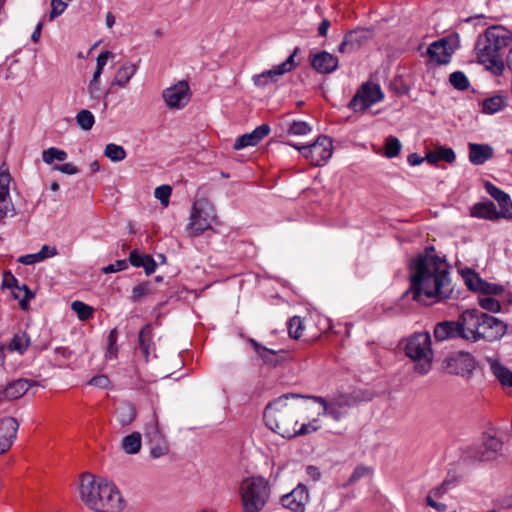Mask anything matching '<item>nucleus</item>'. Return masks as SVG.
<instances>
[{
	"instance_id": "41",
	"label": "nucleus",
	"mask_w": 512,
	"mask_h": 512,
	"mask_svg": "<svg viewBox=\"0 0 512 512\" xmlns=\"http://www.w3.org/2000/svg\"><path fill=\"white\" fill-rule=\"evenodd\" d=\"M457 482H458L457 477L448 475L443 480V482L439 486L433 488L430 491V493H432V495H434L435 498H441L448 491L455 488L457 485Z\"/></svg>"
},
{
	"instance_id": "25",
	"label": "nucleus",
	"mask_w": 512,
	"mask_h": 512,
	"mask_svg": "<svg viewBox=\"0 0 512 512\" xmlns=\"http://www.w3.org/2000/svg\"><path fill=\"white\" fill-rule=\"evenodd\" d=\"M34 385V381L20 378L9 382L5 389L0 393L3 398L15 400L25 395L29 388Z\"/></svg>"
},
{
	"instance_id": "57",
	"label": "nucleus",
	"mask_w": 512,
	"mask_h": 512,
	"mask_svg": "<svg viewBox=\"0 0 512 512\" xmlns=\"http://www.w3.org/2000/svg\"><path fill=\"white\" fill-rule=\"evenodd\" d=\"M319 428L316 419L309 423H303L298 429L296 428V437L316 432Z\"/></svg>"
},
{
	"instance_id": "43",
	"label": "nucleus",
	"mask_w": 512,
	"mask_h": 512,
	"mask_svg": "<svg viewBox=\"0 0 512 512\" xmlns=\"http://www.w3.org/2000/svg\"><path fill=\"white\" fill-rule=\"evenodd\" d=\"M450 84L457 90L464 91L470 86V82L462 71H455L449 76Z\"/></svg>"
},
{
	"instance_id": "49",
	"label": "nucleus",
	"mask_w": 512,
	"mask_h": 512,
	"mask_svg": "<svg viewBox=\"0 0 512 512\" xmlns=\"http://www.w3.org/2000/svg\"><path fill=\"white\" fill-rule=\"evenodd\" d=\"M311 132L310 125L305 121H293L288 129L290 135L303 136Z\"/></svg>"
},
{
	"instance_id": "38",
	"label": "nucleus",
	"mask_w": 512,
	"mask_h": 512,
	"mask_svg": "<svg viewBox=\"0 0 512 512\" xmlns=\"http://www.w3.org/2000/svg\"><path fill=\"white\" fill-rule=\"evenodd\" d=\"M462 277L468 289L474 292L480 291L483 279L472 269L462 271Z\"/></svg>"
},
{
	"instance_id": "56",
	"label": "nucleus",
	"mask_w": 512,
	"mask_h": 512,
	"mask_svg": "<svg viewBox=\"0 0 512 512\" xmlns=\"http://www.w3.org/2000/svg\"><path fill=\"white\" fill-rule=\"evenodd\" d=\"M127 267H128V262L124 259H121V260H116L114 263L103 267L102 272L104 274H110V273L123 271Z\"/></svg>"
},
{
	"instance_id": "12",
	"label": "nucleus",
	"mask_w": 512,
	"mask_h": 512,
	"mask_svg": "<svg viewBox=\"0 0 512 512\" xmlns=\"http://www.w3.org/2000/svg\"><path fill=\"white\" fill-rule=\"evenodd\" d=\"M475 367L476 359L469 352H453L444 359V368L450 374L469 378Z\"/></svg>"
},
{
	"instance_id": "44",
	"label": "nucleus",
	"mask_w": 512,
	"mask_h": 512,
	"mask_svg": "<svg viewBox=\"0 0 512 512\" xmlns=\"http://www.w3.org/2000/svg\"><path fill=\"white\" fill-rule=\"evenodd\" d=\"M402 144L397 137L388 136L385 140V156L387 158H395L399 155Z\"/></svg>"
},
{
	"instance_id": "53",
	"label": "nucleus",
	"mask_w": 512,
	"mask_h": 512,
	"mask_svg": "<svg viewBox=\"0 0 512 512\" xmlns=\"http://www.w3.org/2000/svg\"><path fill=\"white\" fill-rule=\"evenodd\" d=\"M302 322L300 317L294 316L288 322V333L293 339H298L301 336Z\"/></svg>"
},
{
	"instance_id": "35",
	"label": "nucleus",
	"mask_w": 512,
	"mask_h": 512,
	"mask_svg": "<svg viewBox=\"0 0 512 512\" xmlns=\"http://www.w3.org/2000/svg\"><path fill=\"white\" fill-rule=\"evenodd\" d=\"M142 438L139 432H133L122 439L121 447L127 454H136L140 451Z\"/></svg>"
},
{
	"instance_id": "52",
	"label": "nucleus",
	"mask_w": 512,
	"mask_h": 512,
	"mask_svg": "<svg viewBox=\"0 0 512 512\" xmlns=\"http://www.w3.org/2000/svg\"><path fill=\"white\" fill-rule=\"evenodd\" d=\"M172 193V188L169 185H161L155 188L154 196L156 199L160 200V202L167 206L169 203V198Z\"/></svg>"
},
{
	"instance_id": "13",
	"label": "nucleus",
	"mask_w": 512,
	"mask_h": 512,
	"mask_svg": "<svg viewBox=\"0 0 512 512\" xmlns=\"http://www.w3.org/2000/svg\"><path fill=\"white\" fill-rule=\"evenodd\" d=\"M298 51V47L294 48L293 52L284 62L275 65L271 69L265 70L260 74L254 75L252 78L254 85L257 87H265L270 83L276 82L278 78L285 73L292 71L295 67V56Z\"/></svg>"
},
{
	"instance_id": "62",
	"label": "nucleus",
	"mask_w": 512,
	"mask_h": 512,
	"mask_svg": "<svg viewBox=\"0 0 512 512\" xmlns=\"http://www.w3.org/2000/svg\"><path fill=\"white\" fill-rule=\"evenodd\" d=\"M89 384L99 388H107L110 384V380L106 375H96L89 381Z\"/></svg>"
},
{
	"instance_id": "3",
	"label": "nucleus",
	"mask_w": 512,
	"mask_h": 512,
	"mask_svg": "<svg viewBox=\"0 0 512 512\" xmlns=\"http://www.w3.org/2000/svg\"><path fill=\"white\" fill-rule=\"evenodd\" d=\"M462 331L461 339L469 343L481 340L494 342L500 340L507 332V324L476 308L466 309L458 316Z\"/></svg>"
},
{
	"instance_id": "17",
	"label": "nucleus",
	"mask_w": 512,
	"mask_h": 512,
	"mask_svg": "<svg viewBox=\"0 0 512 512\" xmlns=\"http://www.w3.org/2000/svg\"><path fill=\"white\" fill-rule=\"evenodd\" d=\"M11 175L8 170H0V222L15 215V207L10 196Z\"/></svg>"
},
{
	"instance_id": "40",
	"label": "nucleus",
	"mask_w": 512,
	"mask_h": 512,
	"mask_svg": "<svg viewBox=\"0 0 512 512\" xmlns=\"http://www.w3.org/2000/svg\"><path fill=\"white\" fill-rule=\"evenodd\" d=\"M104 155L112 162H120L126 158L125 149L115 143H109L104 149Z\"/></svg>"
},
{
	"instance_id": "64",
	"label": "nucleus",
	"mask_w": 512,
	"mask_h": 512,
	"mask_svg": "<svg viewBox=\"0 0 512 512\" xmlns=\"http://www.w3.org/2000/svg\"><path fill=\"white\" fill-rule=\"evenodd\" d=\"M306 475L313 482H318L321 479V471L317 466L308 465L305 469Z\"/></svg>"
},
{
	"instance_id": "36",
	"label": "nucleus",
	"mask_w": 512,
	"mask_h": 512,
	"mask_svg": "<svg viewBox=\"0 0 512 512\" xmlns=\"http://www.w3.org/2000/svg\"><path fill=\"white\" fill-rule=\"evenodd\" d=\"M30 344V337L26 332L20 331L14 334L13 338L9 343V349L17 351L19 354H24Z\"/></svg>"
},
{
	"instance_id": "7",
	"label": "nucleus",
	"mask_w": 512,
	"mask_h": 512,
	"mask_svg": "<svg viewBox=\"0 0 512 512\" xmlns=\"http://www.w3.org/2000/svg\"><path fill=\"white\" fill-rule=\"evenodd\" d=\"M91 489V483L84 485L83 502L90 509L96 512H118L123 508L121 494L112 482L103 479L98 481L97 500L90 497Z\"/></svg>"
},
{
	"instance_id": "6",
	"label": "nucleus",
	"mask_w": 512,
	"mask_h": 512,
	"mask_svg": "<svg viewBox=\"0 0 512 512\" xmlns=\"http://www.w3.org/2000/svg\"><path fill=\"white\" fill-rule=\"evenodd\" d=\"M404 352L414 362L416 373L426 375L431 371L434 352L429 332H415L408 336L405 339Z\"/></svg>"
},
{
	"instance_id": "59",
	"label": "nucleus",
	"mask_w": 512,
	"mask_h": 512,
	"mask_svg": "<svg viewBox=\"0 0 512 512\" xmlns=\"http://www.w3.org/2000/svg\"><path fill=\"white\" fill-rule=\"evenodd\" d=\"M43 261V256L37 253L26 254L18 258V262L24 265H34Z\"/></svg>"
},
{
	"instance_id": "23",
	"label": "nucleus",
	"mask_w": 512,
	"mask_h": 512,
	"mask_svg": "<svg viewBox=\"0 0 512 512\" xmlns=\"http://www.w3.org/2000/svg\"><path fill=\"white\" fill-rule=\"evenodd\" d=\"M268 124H262L256 127L251 133L239 136L233 144L235 150H241L249 146H256L264 137L270 133Z\"/></svg>"
},
{
	"instance_id": "32",
	"label": "nucleus",
	"mask_w": 512,
	"mask_h": 512,
	"mask_svg": "<svg viewBox=\"0 0 512 512\" xmlns=\"http://www.w3.org/2000/svg\"><path fill=\"white\" fill-rule=\"evenodd\" d=\"M456 155L453 149L448 147H439L434 151H430L425 159L429 164H436L438 161H445L447 163H452L455 161Z\"/></svg>"
},
{
	"instance_id": "33",
	"label": "nucleus",
	"mask_w": 512,
	"mask_h": 512,
	"mask_svg": "<svg viewBox=\"0 0 512 512\" xmlns=\"http://www.w3.org/2000/svg\"><path fill=\"white\" fill-rule=\"evenodd\" d=\"M249 343L254 349V351L259 355V357L263 360L264 363L272 366H276L278 363L277 354L278 352L272 349H269L254 339H249Z\"/></svg>"
},
{
	"instance_id": "29",
	"label": "nucleus",
	"mask_w": 512,
	"mask_h": 512,
	"mask_svg": "<svg viewBox=\"0 0 512 512\" xmlns=\"http://www.w3.org/2000/svg\"><path fill=\"white\" fill-rule=\"evenodd\" d=\"M139 348L146 361H149L150 355L154 353L155 347L152 342V331L150 325H145L139 331Z\"/></svg>"
},
{
	"instance_id": "45",
	"label": "nucleus",
	"mask_w": 512,
	"mask_h": 512,
	"mask_svg": "<svg viewBox=\"0 0 512 512\" xmlns=\"http://www.w3.org/2000/svg\"><path fill=\"white\" fill-rule=\"evenodd\" d=\"M72 310L77 314L80 320H88L93 315V308L84 302L74 301L71 305Z\"/></svg>"
},
{
	"instance_id": "16",
	"label": "nucleus",
	"mask_w": 512,
	"mask_h": 512,
	"mask_svg": "<svg viewBox=\"0 0 512 512\" xmlns=\"http://www.w3.org/2000/svg\"><path fill=\"white\" fill-rule=\"evenodd\" d=\"M165 104L172 109L184 108L190 100V88L185 80L178 81L173 86L163 90Z\"/></svg>"
},
{
	"instance_id": "27",
	"label": "nucleus",
	"mask_w": 512,
	"mask_h": 512,
	"mask_svg": "<svg viewBox=\"0 0 512 512\" xmlns=\"http://www.w3.org/2000/svg\"><path fill=\"white\" fill-rule=\"evenodd\" d=\"M469 161L473 165H482L493 157V148L489 144L469 143Z\"/></svg>"
},
{
	"instance_id": "9",
	"label": "nucleus",
	"mask_w": 512,
	"mask_h": 512,
	"mask_svg": "<svg viewBox=\"0 0 512 512\" xmlns=\"http://www.w3.org/2000/svg\"><path fill=\"white\" fill-rule=\"evenodd\" d=\"M216 216L213 208L205 201H198L193 204L188 232L191 236L201 235L210 229L215 222Z\"/></svg>"
},
{
	"instance_id": "2",
	"label": "nucleus",
	"mask_w": 512,
	"mask_h": 512,
	"mask_svg": "<svg viewBox=\"0 0 512 512\" xmlns=\"http://www.w3.org/2000/svg\"><path fill=\"white\" fill-rule=\"evenodd\" d=\"M512 42V31L502 25L488 27L480 34L475 44V53L478 63L484 65L495 76H501L505 70V63L500 51L507 48Z\"/></svg>"
},
{
	"instance_id": "8",
	"label": "nucleus",
	"mask_w": 512,
	"mask_h": 512,
	"mask_svg": "<svg viewBox=\"0 0 512 512\" xmlns=\"http://www.w3.org/2000/svg\"><path fill=\"white\" fill-rule=\"evenodd\" d=\"M305 398L322 406L323 410L318 414L319 416H328L335 421L346 417L349 410L361 401V398L355 393H343L330 398L306 395Z\"/></svg>"
},
{
	"instance_id": "42",
	"label": "nucleus",
	"mask_w": 512,
	"mask_h": 512,
	"mask_svg": "<svg viewBox=\"0 0 512 512\" xmlns=\"http://www.w3.org/2000/svg\"><path fill=\"white\" fill-rule=\"evenodd\" d=\"M76 122L78 126L84 130L89 131L95 123V117L91 111L83 109L76 114Z\"/></svg>"
},
{
	"instance_id": "46",
	"label": "nucleus",
	"mask_w": 512,
	"mask_h": 512,
	"mask_svg": "<svg viewBox=\"0 0 512 512\" xmlns=\"http://www.w3.org/2000/svg\"><path fill=\"white\" fill-rule=\"evenodd\" d=\"M478 304L482 309L492 313H498L501 310L500 302L491 296L479 297Z\"/></svg>"
},
{
	"instance_id": "30",
	"label": "nucleus",
	"mask_w": 512,
	"mask_h": 512,
	"mask_svg": "<svg viewBox=\"0 0 512 512\" xmlns=\"http://www.w3.org/2000/svg\"><path fill=\"white\" fill-rule=\"evenodd\" d=\"M137 65L133 63L123 64L117 71L113 80V84L124 88L130 79L136 74Z\"/></svg>"
},
{
	"instance_id": "63",
	"label": "nucleus",
	"mask_w": 512,
	"mask_h": 512,
	"mask_svg": "<svg viewBox=\"0 0 512 512\" xmlns=\"http://www.w3.org/2000/svg\"><path fill=\"white\" fill-rule=\"evenodd\" d=\"M54 169L67 175H74L79 172L78 168L74 166L72 163H64L60 165H55Z\"/></svg>"
},
{
	"instance_id": "22",
	"label": "nucleus",
	"mask_w": 512,
	"mask_h": 512,
	"mask_svg": "<svg viewBox=\"0 0 512 512\" xmlns=\"http://www.w3.org/2000/svg\"><path fill=\"white\" fill-rule=\"evenodd\" d=\"M484 187L486 192L498 202L499 214L505 219H512V200L509 194L489 181L485 183Z\"/></svg>"
},
{
	"instance_id": "31",
	"label": "nucleus",
	"mask_w": 512,
	"mask_h": 512,
	"mask_svg": "<svg viewBox=\"0 0 512 512\" xmlns=\"http://www.w3.org/2000/svg\"><path fill=\"white\" fill-rule=\"evenodd\" d=\"M115 417L121 426H128L136 418L135 407L128 402H123L116 408Z\"/></svg>"
},
{
	"instance_id": "10",
	"label": "nucleus",
	"mask_w": 512,
	"mask_h": 512,
	"mask_svg": "<svg viewBox=\"0 0 512 512\" xmlns=\"http://www.w3.org/2000/svg\"><path fill=\"white\" fill-rule=\"evenodd\" d=\"M300 151L303 157L314 166H322L332 156V139L328 136H319L314 143L297 146L290 144Z\"/></svg>"
},
{
	"instance_id": "19",
	"label": "nucleus",
	"mask_w": 512,
	"mask_h": 512,
	"mask_svg": "<svg viewBox=\"0 0 512 512\" xmlns=\"http://www.w3.org/2000/svg\"><path fill=\"white\" fill-rule=\"evenodd\" d=\"M503 443L495 436L485 435L483 442L476 448L474 457L482 462L496 460L502 454Z\"/></svg>"
},
{
	"instance_id": "60",
	"label": "nucleus",
	"mask_w": 512,
	"mask_h": 512,
	"mask_svg": "<svg viewBox=\"0 0 512 512\" xmlns=\"http://www.w3.org/2000/svg\"><path fill=\"white\" fill-rule=\"evenodd\" d=\"M113 57V53L110 52V51H103L101 52L98 56H97V59H96V69L95 71H98L100 73L103 72V69L107 63V60L109 58H112Z\"/></svg>"
},
{
	"instance_id": "1",
	"label": "nucleus",
	"mask_w": 512,
	"mask_h": 512,
	"mask_svg": "<svg viewBox=\"0 0 512 512\" xmlns=\"http://www.w3.org/2000/svg\"><path fill=\"white\" fill-rule=\"evenodd\" d=\"M447 261L436 255L434 247H428L409 263V288L405 295L421 305H433L453 297Z\"/></svg>"
},
{
	"instance_id": "11",
	"label": "nucleus",
	"mask_w": 512,
	"mask_h": 512,
	"mask_svg": "<svg viewBox=\"0 0 512 512\" xmlns=\"http://www.w3.org/2000/svg\"><path fill=\"white\" fill-rule=\"evenodd\" d=\"M384 93L380 85L363 83L348 103V108L354 112H364L372 105L382 101Z\"/></svg>"
},
{
	"instance_id": "48",
	"label": "nucleus",
	"mask_w": 512,
	"mask_h": 512,
	"mask_svg": "<svg viewBox=\"0 0 512 512\" xmlns=\"http://www.w3.org/2000/svg\"><path fill=\"white\" fill-rule=\"evenodd\" d=\"M102 73L98 71H94L92 79L90 80L87 90L90 96L94 99H100L101 96V87H100V81L99 78Z\"/></svg>"
},
{
	"instance_id": "21",
	"label": "nucleus",
	"mask_w": 512,
	"mask_h": 512,
	"mask_svg": "<svg viewBox=\"0 0 512 512\" xmlns=\"http://www.w3.org/2000/svg\"><path fill=\"white\" fill-rule=\"evenodd\" d=\"M434 338L437 342H443L451 339H461L462 331L459 318L457 320H445L438 322L433 330Z\"/></svg>"
},
{
	"instance_id": "24",
	"label": "nucleus",
	"mask_w": 512,
	"mask_h": 512,
	"mask_svg": "<svg viewBox=\"0 0 512 512\" xmlns=\"http://www.w3.org/2000/svg\"><path fill=\"white\" fill-rule=\"evenodd\" d=\"M311 65L317 72L329 74L337 69L338 58L326 51H322L311 57Z\"/></svg>"
},
{
	"instance_id": "55",
	"label": "nucleus",
	"mask_w": 512,
	"mask_h": 512,
	"mask_svg": "<svg viewBox=\"0 0 512 512\" xmlns=\"http://www.w3.org/2000/svg\"><path fill=\"white\" fill-rule=\"evenodd\" d=\"M67 8V3L63 0H51V11L49 14V20L52 21L60 16Z\"/></svg>"
},
{
	"instance_id": "61",
	"label": "nucleus",
	"mask_w": 512,
	"mask_h": 512,
	"mask_svg": "<svg viewBox=\"0 0 512 512\" xmlns=\"http://www.w3.org/2000/svg\"><path fill=\"white\" fill-rule=\"evenodd\" d=\"M140 267L144 268L146 275H150L156 269V262L152 256H150L148 254H144V260H143V263L140 265Z\"/></svg>"
},
{
	"instance_id": "50",
	"label": "nucleus",
	"mask_w": 512,
	"mask_h": 512,
	"mask_svg": "<svg viewBox=\"0 0 512 512\" xmlns=\"http://www.w3.org/2000/svg\"><path fill=\"white\" fill-rule=\"evenodd\" d=\"M504 292V287L499 284L489 283L483 280L479 293L484 296L500 295Z\"/></svg>"
},
{
	"instance_id": "5",
	"label": "nucleus",
	"mask_w": 512,
	"mask_h": 512,
	"mask_svg": "<svg viewBox=\"0 0 512 512\" xmlns=\"http://www.w3.org/2000/svg\"><path fill=\"white\" fill-rule=\"evenodd\" d=\"M272 493L270 481L261 475L245 477L239 486L242 512H261Z\"/></svg>"
},
{
	"instance_id": "51",
	"label": "nucleus",
	"mask_w": 512,
	"mask_h": 512,
	"mask_svg": "<svg viewBox=\"0 0 512 512\" xmlns=\"http://www.w3.org/2000/svg\"><path fill=\"white\" fill-rule=\"evenodd\" d=\"M371 468L365 465H357L349 477L345 486L351 485L371 473Z\"/></svg>"
},
{
	"instance_id": "39",
	"label": "nucleus",
	"mask_w": 512,
	"mask_h": 512,
	"mask_svg": "<svg viewBox=\"0 0 512 512\" xmlns=\"http://www.w3.org/2000/svg\"><path fill=\"white\" fill-rule=\"evenodd\" d=\"M66 151L56 148L50 147L42 152V160L46 164H52L55 160L63 162L67 159Z\"/></svg>"
},
{
	"instance_id": "37",
	"label": "nucleus",
	"mask_w": 512,
	"mask_h": 512,
	"mask_svg": "<svg viewBox=\"0 0 512 512\" xmlns=\"http://www.w3.org/2000/svg\"><path fill=\"white\" fill-rule=\"evenodd\" d=\"M145 437L148 439L149 443H158L164 439L155 414L151 422L147 423L145 427Z\"/></svg>"
},
{
	"instance_id": "58",
	"label": "nucleus",
	"mask_w": 512,
	"mask_h": 512,
	"mask_svg": "<svg viewBox=\"0 0 512 512\" xmlns=\"http://www.w3.org/2000/svg\"><path fill=\"white\" fill-rule=\"evenodd\" d=\"M149 292V283H140L132 289V300L138 301Z\"/></svg>"
},
{
	"instance_id": "14",
	"label": "nucleus",
	"mask_w": 512,
	"mask_h": 512,
	"mask_svg": "<svg viewBox=\"0 0 512 512\" xmlns=\"http://www.w3.org/2000/svg\"><path fill=\"white\" fill-rule=\"evenodd\" d=\"M458 45V36L441 38L431 43L427 49L429 58L440 65L448 64Z\"/></svg>"
},
{
	"instance_id": "26",
	"label": "nucleus",
	"mask_w": 512,
	"mask_h": 512,
	"mask_svg": "<svg viewBox=\"0 0 512 512\" xmlns=\"http://www.w3.org/2000/svg\"><path fill=\"white\" fill-rule=\"evenodd\" d=\"M470 216L478 219L496 220L503 218L495 204L490 200L475 203L470 208Z\"/></svg>"
},
{
	"instance_id": "4",
	"label": "nucleus",
	"mask_w": 512,
	"mask_h": 512,
	"mask_svg": "<svg viewBox=\"0 0 512 512\" xmlns=\"http://www.w3.org/2000/svg\"><path fill=\"white\" fill-rule=\"evenodd\" d=\"M305 398L304 395L287 393L269 402L264 410V420L269 429L283 438L296 437V407L288 404L289 399Z\"/></svg>"
},
{
	"instance_id": "20",
	"label": "nucleus",
	"mask_w": 512,
	"mask_h": 512,
	"mask_svg": "<svg viewBox=\"0 0 512 512\" xmlns=\"http://www.w3.org/2000/svg\"><path fill=\"white\" fill-rule=\"evenodd\" d=\"M2 285L3 287L18 291H13V296L15 299L19 300V306L22 310H26L28 308L29 301L35 296L29 287L26 284H20L11 272L4 274Z\"/></svg>"
},
{
	"instance_id": "54",
	"label": "nucleus",
	"mask_w": 512,
	"mask_h": 512,
	"mask_svg": "<svg viewBox=\"0 0 512 512\" xmlns=\"http://www.w3.org/2000/svg\"><path fill=\"white\" fill-rule=\"evenodd\" d=\"M151 444V450L150 455L152 458H160L164 455H166L169 451L168 446L166 442L163 440L159 441L158 443H150Z\"/></svg>"
},
{
	"instance_id": "18",
	"label": "nucleus",
	"mask_w": 512,
	"mask_h": 512,
	"mask_svg": "<svg viewBox=\"0 0 512 512\" xmlns=\"http://www.w3.org/2000/svg\"><path fill=\"white\" fill-rule=\"evenodd\" d=\"M371 30L365 28H356L344 35L342 42L338 47L340 53H353L360 49L371 38Z\"/></svg>"
},
{
	"instance_id": "15",
	"label": "nucleus",
	"mask_w": 512,
	"mask_h": 512,
	"mask_svg": "<svg viewBox=\"0 0 512 512\" xmlns=\"http://www.w3.org/2000/svg\"><path fill=\"white\" fill-rule=\"evenodd\" d=\"M310 501V494L307 486L298 483L289 493L281 496L280 503L282 507L291 512H305L306 506Z\"/></svg>"
},
{
	"instance_id": "34",
	"label": "nucleus",
	"mask_w": 512,
	"mask_h": 512,
	"mask_svg": "<svg viewBox=\"0 0 512 512\" xmlns=\"http://www.w3.org/2000/svg\"><path fill=\"white\" fill-rule=\"evenodd\" d=\"M507 106V98L502 95H495L486 98L482 101V112L484 114L492 115Z\"/></svg>"
},
{
	"instance_id": "47",
	"label": "nucleus",
	"mask_w": 512,
	"mask_h": 512,
	"mask_svg": "<svg viewBox=\"0 0 512 512\" xmlns=\"http://www.w3.org/2000/svg\"><path fill=\"white\" fill-rule=\"evenodd\" d=\"M88 483H91V486L93 489H91V494H90V497L97 500L98 499V495H97V488H98V482L95 480L94 476L89 474V473H84L81 477V482H80V496H81V500L83 501V489H84V485L85 484H88Z\"/></svg>"
},
{
	"instance_id": "28",
	"label": "nucleus",
	"mask_w": 512,
	"mask_h": 512,
	"mask_svg": "<svg viewBox=\"0 0 512 512\" xmlns=\"http://www.w3.org/2000/svg\"><path fill=\"white\" fill-rule=\"evenodd\" d=\"M490 370L500 384L512 388V371L496 359H489Z\"/></svg>"
}]
</instances>
